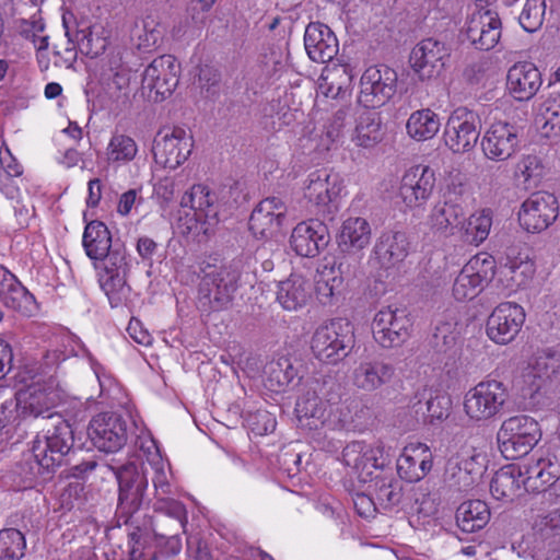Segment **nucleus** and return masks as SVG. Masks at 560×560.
Masks as SVG:
<instances>
[{"label": "nucleus", "mask_w": 560, "mask_h": 560, "mask_svg": "<svg viewBox=\"0 0 560 560\" xmlns=\"http://www.w3.org/2000/svg\"><path fill=\"white\" fill-rule=\"evenodd\" d=\"M501 20L492 10H479L468 20L465 35L470 44L479 50H490L501 37Z\"/></svg>", "instance_id": "5701e85b"}, {"label": "nucleus", "mask_w": 560, "mask_h": 560, "mask_svg": "<svg viewBox=\"0 0 560 560\" xmlns=\"http://www.w3.org/2000/svg\"><path fill=\"white\" fill-rule=\"evenodd\" d=\"M240 272L232 266L213 267L205 271L199 284L200 302L211 311L228 308L237 289Z\"/></svg>", "instance_id": "0eeeda50"}, {"label": "nucleus", "mask_w": 560, "mask_h": 560, "mask_svg": "<svg viewBox=\"0 0 560 560\" xmlns=\"http://www.w3.org/2000/svg\"><path fill=\"white\" fill-rule=\"evenodd\" d=\"M82 244L88 257L93 260L102 259L114 246L108 228L98 220L85 225Z\"/></svg>", "instance_id": "a19ab883"}, {"label": "nucleus", "mask_w": 560, "mask_h": 560, "mask_svg": "<svg viewBox=\"0 0 560 560\" xmlns=\"http://www.w3.org/2000/svg\"><path fill=\"white\" fill-rule=\"evenodd\" d=\"M153 510L155 515L151 518V532L137 527L129 535L131 560H155L156 551L151 547L153 538L185 532L187 512L182 502L161 500L159 503H153Z\"/></svg>", "instance_id": "f257e3e1"}, {"label": "nucleus", "mask_w": 560, "mask_h": 560, "mask_svg": "<svg viewBox=\"0 0 560 560\" xmlns=\"http://www.w3.org/2000/svg\"><path fill=\"white\" fill-rule=\"evenodd\" d=\"M542 132L547 137L560 136V93H550L540 108Z\"/></svg>", "instance_id": "5fc2aeb1"}, {"label": "nucleus", "mask_w": 560, "mask_h": 560, "mask_svg": "<svg viewBox=\"0 0 560 560\" xmlns=\"http://www.w3.org/2000/svg\"><path fill=\"white\" fill-rule=\"evenodd\" d=\"M397 72L383 63L369 67L360 80L358 101L365 108H378L387 104L397 92Z\"/></svg>", "instance_id": "1a4fd4ad"}, {"label": "nucleus", "mask_w": 560, "mask_h": 560, "mask_svg": "<svg viewBox=\"0 0 560 560\" xmlns=\"http://www.w3.org/2000/svg\"><path fill=\"white\" fill-rule=\"evenodd\" d=\"M192 150V136L182 127L161 129L153 140L152 153L156 164L175 170Z\"/></svg>", "instance_id": "9d476101"}, {"label": "nucleus", "mask_w": 560, "mask_h": 560, "mask_svg": "<svg viewBox=\"0 0 560 560\" xmlns=\"http://www.w3.org/2000/svg\"><path fill=\"white\" fill-rule=\"evenodd\" d=\"M540 438L538 422L526 415L505 419L497 433L499 450L506 459H517L527 455Z\"/></svg>", "instance_id": "423d86ee"}, {"label": "nucleus", "mask_w": 560, "mask_h": 560, "mask_svg": "<svg viewBox=\"0 0 560 560\" xmlns=\"http://www.w3.org/2000/svg\"><path fill=\"white\" fill-rule=\"evenodd\" d=\"M88 434L98 451L115 453L127 442V422L115 412L100 413L90 421Z\"/></svg>", "instance_id": "dca6fc26"}, {"label": "nucleus", "mask_w": 560, "mask_h": 560, "mask_svg": "<svg viewBox=\"0 0 560 560\" xmlns=\"http://www.w3.org/2000/svg\"><path fill=\"white\" fill-rule=\"evenodd\" d=\"M536 540L550 539L549 542H558L560 539V508L545 515H538L533 525Z\"/></svg>", "instance_id": "4d7b16f0"}, {"label": "nucleus", "mask_w": 560, "mask_h": 560, "mask_svg": "<svg viewBox=\"0 0 560 560\" xmlns=\"http://www.w3.org/2000/svg\"><path fill=\"white\" fill-rule=\"evenodd\" d=\"M395 374V368L381 360H366L353 370L352 381L355 387L364 392H374L388 384Z\"/></svg>", "instance_id": "7c9ffc66"}, {"label": "nucleus", "mask_w": 560, "mask_h": 560, "mask_svg": "<svg viewBox=\"0 0 560 560\" xmlns=\"http://www.w3.org/2000/svg\"><path fill=\"white\" fill-rule=\"evenodd\" d=\"M490 509L481 500L463 502L456 510V524L464 533L482 529L490 521Z\"/></svg>", "instance_id": "79ce46f5"}, {"label": "nucleus", "mask_w": 560, "mask_h": 560, "mask_svg": "<svg viewBox=\"0 0 560 560\" xmlns=\"http://www.w3.org/2000/svg\"><path fill=\"white\" fill-rule=\"evenodd\" d=\"M137 152L136 141L122 133L114 135L106 149L107 160L112 163H128L136 158Z\"/></svg>", "instance_id": "8fccbe9b"}, {"label": "nucleus", "mask_w": 560, "mask_h": 560, "mask_svg": "<svg viewBox=\"0 0 560 560\" xmlns=\"http://www.w3.org/2000/svg\"><path fill=\"white\" fill-rule=\"evenodd\" d=\"M524 487L523 469L509 465L499 469L491 479L490 492L497 500H513Z\"/></svg>", "instance_id": "4c0bfd02"}, {"label": "nucleus", "mask_w": 560, "mask_h": 560, "mask_svg": "<svg viewBox=\"0 0 560 560\" xmlns=\"http://www.w3.org/2000/svg\"><path fill=\"white\" fill-rule=\"evenodd\" d=\"M516 176H522L524 183L530 184L539 180L541 176V165L539 159L535 155H527L523 158L516 165Z\"/></svg>", "instance_id": "69168bd1"}, {"label": "nucleus", "mask_w": 560, "mask_h": 560, "mask_svg": "<svg viewBox=\"0 0 560 560\" xmlns=\"http://www.w3.org/2000/svg\"><path fill=\"white\" fill-rule=\"evenodd\" d=\"M432 454L427 446L420 445L413 454L404 453L397 460V472L400 479L417 482L423 479L432 469Z\"/></svg>", "instance_id": "f704fd0d"}, {"label": "nucleus", "mask_w": 560, "mask_h": 560, "mask_svg": "<svg viewBox=\"0 0 560 560\" xmlns=\"http://www.w3.org/2000/svg\"><path fill=\"white\" fill-rule=\"evenodd\" d=\"M370 223L360 217L345 220L337 235L340 253H361L370 244Z\"/></svg>", "instance_id": "473e14b6"}, {"label": "nucleus", "mask_w": 560, "mask_h": 560, "mask_svg": "<svg viewBox=\"0 0 560 560\" xmlns=\"http://www.w3.org/2000/svg\"><path fill=\"white\" fill-rule=\"evenodd\" d=\"M545 11V0H526L518 15L520 25L528 33L536 32L542 25Z\"/></svg>", "instance_id": "13d9d810"}, {"label": "nucleus", "mask_w": 560, "mask_h": 560, "mask_svg": "<svg viewBox=\"0 0 560 560\" xmlns=\"http://www.w3.org/2000/svg\"><path fill=\"white\" fill-rule=\"evenodd\" d=\"M354 343L352 324L343 318H334L315 330L311 349L319 361L336 364L348 357Z\"/></svg>", "instance_id": "f03ea898"}, {"label": "nucleus", "mask_w": 560, "mask_h": 560, "mask_svg": "<svg viewBox=\"0 0 560 560\" xmlns=\"http://www.w3.org/2000/svg\"><path fill=\"white\" fill-rule=\"evenodd\" d=\"M495 273V260L486 253L474 256L459 271L453 284L457 301L471 300L490 282Z\"/></svg>", "instance_id": "f8f14e48"}, {"label": "nucleus", "mask_w": 560, "mask_h": 560, "mask_svg": "<svg viewBox=\"0 0 560 560\" xmlns=\"http://www.w3.org/2000/svg\"><path fill=\"white\" fill-rule=\"evenodd\" d=\"M129 275H104L101 278V287L108 298L112 307L125 303L130 294L131 288L127 283Z\"/></svg>", "instance_id": "603ef678"}, {"label": "nucleus", "mask_w": 560, "mask_h": 560, "mask_svg": "<svg viewBox=\"0 0 560 560\" xmlns=\"http://www.w3.org/2000/svg\"><path fill=\"white\" fill-rule=\"evenodd\" d=\"M118 481L117 516L129 523L132 517L149 503L148 480L139 466L128 462L121 466H110Z\"/></svg>", "instance_id": "39448f33"}, {"label": "nucleus", "mask_w": 560, "mask_h": 560, "mask_svg": "<svg viewBox=\"0 0 560 560\" xmlns=\"http://www.w3.org/2000/svg\"><path fill=\"white\" fill-rule=\"evenodd\" d=\"M303 364L290 357H280L266 366L267 382L272 390H283L288 386H296L303 378Z\"/></svg>", "instance_id": "2f4dec72"}, {"label": "nucleus", "mask_w": 560, "mask_h": 560, "mask_svg": "<svg viewBox=\"0 0 560 560\" xmlns=\"http://www.w3.org/2000/svg\"><path fill=\"white\" fill-rule=\"evenodd\" d=\"M480 125L481 120L477 113L467 107H457L450 115L445 126V144L454 153L470 151L479 139Z\"/></svg>", "instance_id": "4468645a"}, {"label": "nucleus", "mask_w": 560, "mask_h": 560, "mask_svg": "<svg viewBox=\"0 0 560 560\" xmlns=\"http://www.w3.org/2000/svg\"><path fill=\"white\" fill-rule=\"evenodd\" d=\"M468 198V184L465 175L459 172L451 173L446 179L445 188L443 191V200L458 205L466 209Z\"/></svg>", "instance_id": "bf43d9fd"}, {"label": "nucleus", "mask_w": 560, "mask_h": 560, "mask_svg": "<svg viewBox=\"0 0 560 560\" xmlns=\"http://www.w3.org/2000/svg\"><path fill=\"white\" fill-rule=\"evenodd\" d=\"M450 57L451 47L445 42L429 37L412 48L409 61L420 80H430L441 74Z\"/></svg>", "instance_id": "f3484780"}, {"label": "nucleus", "mask_w": 560, "mask_h": 560, "mask_svg": "<svg viewBox=\"0 0 560 560\" xmlns=\"http://www.w3.org/2000/svg\"><path fill=\"white\" fill-rule=\"evenodd\" d=\"M558 476L557 465L549 459L539 458L535 464L524 466V488L526 491H544L558 479Z\"/></svg>", "instance_id": "c03bdc74"}, {"label": "nucleus", "mask_w": 560, "mask_h": 560, "mask_svg": "<svg viewBox=\"0 0 560 560\" xmlns=\"http://www.w3.org/2000/svg\"><path fill=\"white\" fill-rule=\"evenodd\" d=\"M101 260L104 261L105 275H129L130 272L127 250L124 244L117 241Z\"/></svg>", "instance_id": "680f3d73"}, {"label": "nucleus", "mask_w": 560, "mask_h": 560, "mask_svg": "<svg viewBox=\"0 0 560 560\" xmlns=\"http://www.w3.org/2000/svg\"><path fill=\"white\" fill-rule=\"evenodd\" d=\"M440 126L439 116L433 110L425 108L412 113L406 128L411 138L423 141L433 138L438 133Z\"/></svg>", "instance_id": "49530a36"}, {"label": "nucleus", "mask_w": 560, "mask_h": 560, "mask_svg": "<svg viewBox=\"0 0 560 560\" xmlns=\"http://www.w3.org/2000/svg\"><path fill=\"white\" fill-rule=\"evenodd\" d=\"M21 402V395L15 393H11L10 395L0 393V427H5L20 418Z\"/></svg>", "instance_id": "e2e57ef3"}, {"label": "nucleus", "mask_w": 560, "mask_h": 560, "mask_svg": "<svg viewBox=\"0 0 560 560\" xmlns=\"http://www.w3.org/2000/svg\"><path fill=\"white\" fill-rule=\"evenodd\" d=\"M62 24L66 28V36L68 37V42L75 43L81 54L90 58H96L106 50L108 42L107 38L103 36L102 28L98 31L94 26H86L85 28L78 30L75 34L72 35L70 33L66 16L62 18Z\"/></svg>", "instance_id": "37998d69"}, {"label": "nucleus", "mask_w": 560, "mask_h": 560, "mask_svg": "<svg viewBox=\"0 0 560 560\" xmlns=\"http://www.w3.org/2000/svg\"><path fill=\"white\" fill-rule=\"evenodd\" d=\"M410 241L402 231H384L376 240L370 264L381 270H390L409 255Z\"/></svg>", "instance_id": "aec40b11"}, {"label": "nucleus", "mask_w": 560, "mask_h": 560, "mask_svg": "<svg viewBox=\"0 0 560 560\" xmlns=\"http://www.w3.org/2000/svg\"><path fill=\"white\" fill-rule=\"evenodd\" d=\"M287 207L278 197L261 200L249 218V230L255 237L270 238L278 234Z\"/></svg>", "instance_id": "b1692460"}, {"label": "nucleus", "mask_w": 560, "mask_h": 560, "mask_svg": "<svg viewBox=\"0 0 560 560\" xmlns=\"http://www.w3.org/2000/svg\"><path fill=\"white\" fill-rule=\"evenodd\" d=\"M56 467L50 465L47 454L33 444L32 450L24 454L23 459L16 465L15 472L24 480L32 483L38 478L46 480L55 472Z\"/></svg>", "instance_id": "e433bc0d"}, {"label": "nucleus", "mask_w": 560, "mask_h": 560, "mask_svg": "<svg viewBox=\"0 0 560 560\" xmlns=\"http://www.w3.org/2000/svg\"><path fill=\"white\" fill-rule=\"evenodd\" d=\"M310 298L311 283L301 276L294 275L279 282L277 300L284 310L296 311L306 305Z\"/></svg>", "instance_id": "58836bf2"}, {"label": "nucleus", "mask_w": 560, "mask_h": 560, "mask_svg": "<svg viewBox=\"0 0 560 560\" xmlns=\"http://www.w3.org/2000/svg\"><path fill=\"white\" fill-rule=\"evenodd\" d=\"M179 82V65L172 55L160 56L144 69L142 91H148V98L160 103L170 97Z\"/></svg>", "instance_id": "9b49d317"}, {"label": "nucleus", "mask_w": 560, "mask_h": 560, "mask_svg": "<svg viewBox=\"0 0 560 560\" xmlns=\"http://www.w3.org/2000/svg\"><path fill=\"white\" fill-rule=\"evenodd\" d=\"M0 301L7 307L24 313L27 311V306L34 302V296L15 278L12 285L0 295Z\"/></svg>", "instance_id": "052dcab7"}, {"label": "nucleus", "mask_w": 560, "mask_h": 560, "mask_svg": "<svg viewBox=\"0 0 560 560\" xmlns=\"http://www.w3.org/2000/svg\"><path fill=\"white\" fill-rule=\"evenodd\" d=\"M179 535L180 534H171L165 537L153 538L151 541V547L153 548L154 545V547L158 548L163 556H175L182 549Z\"/></svg>", "instance_id": "774afa93"}, {"label": "nucleus", "mask_w": 560, "mask_h": 560, "mask_svg": "<svg viewBox=\"0 0 560 560\" xmlns=\"http://www.w3.org/2000/svg\"><path fill=\"white\" fill-rule=\"evenodd\" d=\"M485 469L480 454L455 455L446 462L444 481L456 491H467L479 481Z\"/></svg>", "instance_id": "412c9836"}, {"label": "nucleus", "mask_w": 560, "mask_h": 560, "mask_svg": "<svg viewBox=\"0 0 560 560\" xmlns=\"http://www.w3.org/2000/svg\"><path fill=\"white\" fill-rule=\"evenodd\" d=\"M411 319L405 308H381L372 322L374 340L385 349L400 347L410 336Z\"/></svg>", "instance_id": "ddd939ff"}, {"label": "nucleus", "mask_w": 560, "mask_h": 560, "mask_svg": "<svg viewBox=\"0 0 560 560\" xmlns=\"http://www.w3.org/2000/svg\"><path fill=\"white\" fill-rule=\"evenodd\" d=\"M466 217V209L458 205H452L443 200L438 203L431 211L429 222L430 228L434 233L443 236L454 234Z\"/></svg>", "instance_id": "ea45409f"}, {"label": "nucleus", "mask_w": 560, "mask_h": 560, "mask_svg": "<svg viewBox=\"0 0 560 560\" xmlns=\"http://www.w3.org/2000/svg\"><path fill=\"white\" fill-rule=\"evenodd\" d=\"M491 225V217L482 212L470 215L467 221L464 219L459 226L463 231L464 241L478 246L488 237Z\"/></svg>", "instance_id": "09e8293b"}, {"label": "nucleus", "mask_w": 560, "mask_h": 560, "mask_svg": "<svg viewBox=\"0 0 560 560\" xmlns=\"http://www.w3.org/2000/svg\"><path fill=\"white\" fill-rule=\"evenodd\" d=\"M377 453L382 454L380 450L368 448L362 442H352L342 451V463L357 470H364L369 466L383 468L385 463L380 462Z\"/></svg>", "instance_id": "a18cd8bd"}, {"label": "nucleus", "mask_w": 560, "mask_h": 560, "mask_svg": "<svg viewBox=\"0 0 560 560\" xmlns=\"http://www.w3.org/2000/svg\"><path fill=\"white\" fill-rule=\"evenodd\" d=\"M328 226L319 220L296 224L290 237L292 249L302 257H315L330 243Z\"/></svg>", "instance_id": "4be33fe9"}, {"label": "nucleus", "mask_w": 560, "mask_h": 560, "mask_svg": "<svg viewBox=\"0 0 560 560\" xmlns=\"http://www.w3.org/2000/svg\"><path fill=\"white\" fill-rule=\"evenodd\" d=\"M44 30L45 23L36 14L32 16V20H20L18 26L19 34L25 39H31L34 44H36V35L43 33Z\"/></svg>", "instance_id": "338daca9"}, {"label": "nucleus", "mask_w": 560, "mask_h": 560, "mask_svg": "<svg viewBox=\"0 0 560 560\" xmlns=\"http://www.w3.org/2000/svg\"><path fill=\"white\" fill-rule=\"evenodd\" d=\"M517 143L515 127L509 122L498 121L486 131L481 148L487 158L504 161L515 152Z\"/></svg>", "instance_id": "c85d7f7f"}, {"label": "nucleus", "mask_w": 560, "mask_h": 560, "mask_svg": "<svg viewBox=\"0 0 560 560\" xmlns=\"http://www.w3.org/2000/svg\"><path fill=\"white\" fill-rule=\"evenodd\" d=\"M48 422L49 427L44 439L40 440L37 436L33 444L38 446V450H43L50 465L57 468L62 465L65 457L74 447V430L70 421L60 413H49Z\"/></svg>", "instance_id": "2eb2a0df"}, {"label": "nucleus", "mask_w": 560, "mask_h": 560, "mask_svg": "<svg viewBox=\"0 0 560 560\" xmlns=\"http://www.w3.org/2000/svg\"><path fill=\"white\" fill-rule=\"evenodd\" d=\"M435 187V174L429 166H416L407 172L399 188V195L408 207L423 205Z\"/></svg>", "instance_id": "393cba45"}, {"label": "nucleus", "mask_w": 560, "mask_h": 560, "mask_svg": "<svg viewBox=\"0 0 560 560\" xmlns=\"http://www.w3.org/2000/svg\"><path fill=\"white\" fill-rule=\"evenodd\" d=\"M422 399L425 400L427 417L430 422L435 420L442 421L450 415L452 400L448 395L434 392L431 388H424L420 393Z\"/></svg>", "instance_id": "6e6d98bb"}, {"label": "nucleus", "mask_w": 560, "mask_h": 560, "mask_svg": "<svg viewBox=\"0 0 560 560\" xmlns=\"http://www.w3.org/2000/svg\"><path fill=\"white\" fill-rule=\"evenodd\" d=\"M231 194L232 187L228 185L211 188L198 184L183 195L180 206L194 210L195 219L201 225L200 230L209 235L219 223V214L229 205Z\"/></svg>", "instance_id": "20e7f679"}, {"label": "nucleus", "mask_w": 560, "mask_h": 560, "mask_svg": "<svg viewBox=\"0 0 560 560\" xmlns=\"http://www.w3.org/2000/svg\"><path fill=\"white\" fill-rule=\"evenodd\" d=\"M384 136L381 114L375 108L363 109L357 118L352 140L358 147L373 148Z\"/></svg>", "instance_id": "c9c22d12"}, {"label": "nucleus", "mask_w": 560, "mask_h": 560, "mask_svg": "<svg viewBox=\"0 0 560 560\" xmlns=\"http://www.w3.org/2000/svg\"><path fill=\"white\" fill-rule=\"evenodd\" d=\"M25 548V537L19 529L0 530V560H20L24 557Z\"/></svg>", "instance_id": "3c124183"}, {"label": "nucleus", "mask_w": 560, "mask_h": 560, "mask_svg": "<svg viewBox=\"0 0 560 560\" xmlns=\"http://www.w3.org/2000/svg\"><path fill=\"white\" fill-rule=\"evenodd\" d=\"M360 260V253H341L329 271L322 272L320 279L317 280L318 292L326 296L339 293L343 282L355 277Z\"/></svg>", "instance_id": "cd10ccee"}, {"label": "nucleus", "mask_w": 560, "mask_h": 560, "mask_svg": "<svg viewBox=\"0 0 560 560\" xmlns=\"http://www.w3.org/2000/svg\"><path fill=\"white\" fill-rule=\"evenodd\" d=\"M304 46L310 59L320 63L331 61L339 50L335 33L320 22H311L306 26Z\"/></svg>", "instance_id": "bb28decb"}, {"label": "nucleus", "mask_w": 560, "mask_h": 560, "mask_svg": "<svg viewBox=\"0 0 560 560\" xmlns=\"http://www.w3.org/2000/svg\"><path fill=\"white\" fill-rule=\"evenodd\" d=\"M558 217V201L552 194L537 191L532 194L518 211V221L527 232L540 233Z\"/></svg>", "instance_id": "a211bd4d"}, {"label": "nucleus", "mask_w": 560, "mask_h": 560, "mask_svg": "<svg viewBox=\"0 0 560 560\" xmlns=\"http://www.w3.org/2000/svg\"><path fill=\"white\" fill-rule=\"evenodd\" d=\"M340 385L331 377L316 378L311 390L301 396L295 404V412L301 427L316 430L330 415V406L337 404Z\"/></svg>", "instance_id": "7ed1b4c3"}, {"label": "nucleus", "mask_w": 560, "mask_h": 560, "mask_svg": "<svg viewBox=\"0 0 560 560\" xmlns=\"http://www.w3.org/2000/svg\"><path fill=\"white\" fill-rule=\"evenodd\" d=\"M542 84L541 73L532 62H517L506 74V89L514 100L525 102L532 100Z\"/></svg>", "instance_id": "a878e982"}, {"label": "nucleus", "mask_w": 560, "mask_h": 560, "mask_svg": "<svg viewBox=\"0 0 560 560\" xmlns=\"http://www.w3.org/2000/svg\"><path fill=\"white\" fill-rule=\"evenodd\" d=\"M506 385L497 380L478 383L465 396L464 408L470 419L481 421L498 416L509 401Z\"/></svg>", "instance_id": "6e6552de"}, {"label": "nucleus", "mask_w": 560, "mask_h": 560, "mask_svg": "<svg viewBox=\"0 0 560 560\" xmlns=\"http://www.w3.org/2000/svg\"><path fill=\"white\" fill-rule=\"evenodd\" d=\"M336 176L331 177L325 168L312 172L306 180L304 196L318 207H328L338 195Z\"/></svg>", "instance_id": "72a5a7b5"}, {"label": "nucleus", "mask_w": 560, "mask_h": 560, "mask_svg": "<svg viewBox=\"0 0 560 560\" xmlns=\"http://www.w3.org/2000/svg\"><path fill=\"white\" fill-rule=\"evenodd\" d=\"M375 500L384 509L398 505L402 498L401 481L393 476H376L373 479Z\"/></svg>", "instance_id": "de8ad7c7"}, {"label": "nucleus", "mask_w": 560, "mask_h": 560, "mask_svg": "<svg viewBox=\"0 0 560 560\" xmlns=\"http://www.w3.org/2000/svg\"><path fill=\"white\" fill-rule=\"evenodd\" d=\"M524 308L512 302L499 304L487 320V335L498 345H508L520 334L525 323Z\"/></svg>", "instance_id": "6ab92c4d"}, {"label": "nucleus", "mask_w": 560, "mask_h": 560, "mask_svg": "<svg viewBox=\"0 0 560 560\" xmlns=\"http://www.w3.org/2000/svg\"><path fill=\"white\" fill-rule=\"evenodd\" d=\"M153 447L155 448V452L149 453L147 462L139 466L140 471L145 474L147 480L149 481L150 479L153 485V494L155 499L153 503H159L161 500L176 501L171 498L173 494V485L170 482V464L162 458L156 446L153 445Z\"/></svg>", "instance_id": "c756f323"}, {"label": "nucleus", "mask_w": 560, "mask_h": 560, "mask_svg": "<svg viewBox=\"0 0 560 560\" xmlns=\"http://www.w3.org/2000/svg\"><path fill=\"white\" fill-rule=\"evenodd\" d=\"M457 334L450 323H442L435 327L431 338V345L438 352H446L456 345Z\"/></svg>", "instance_id": "0e129e2a"}, {"label": "nucleus", "mask_w": 560, "mask_h": 560, "mask_svg": "<svg viewBox=\"0 0 560 560\" xmlns=\"http://www.w3.org/2000/svg\"><path fill=\"white\" fill-rule=\"evenodd\" d=\"M20 395L22 396V402L20 404V418L42 417L43 419L48 420L49 413H54L50 411L54 401L47 394L38 392L32 393L27 397L25 394Z\"/></svg>", "instance_id": "864d4df0"}]
</instances>
